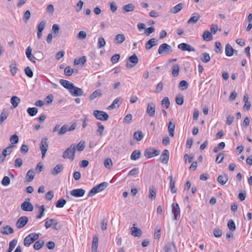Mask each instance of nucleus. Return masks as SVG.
Segmentation results:
<instances>
[{
	"instance_id": "1",
	"label": "nucleus",
	"mask_w": 252,
	"mask_h": 252,
	"mask_svg": "<svg viewBox=\"0 0 252 252\" xmlns=\"http://www.w3.org/2000/svg\"><path fill=\"white\" fill-rule=\"evenodd\" d=\"M76 152V146L74 144L71 145L63 153V157L65 159H69L73 161L75 158Z\"/></svg>"
},
{
	"instance_id": "2",
	"label": "nucleus",
	"mask_w": 252,
	"mask_h": 252,
	"mask_svg": "<svg viewBox=\"0 0 252 252\" xmlns=\"http://www.w3.org/2000/svg\"><path fill=\"white\" fill-rule=\"evenodd\" d=\"M108 185V183L104 182L93 188L88 193V196H92L95 194L103 190Z\"/></svg>"
},
{
	"instance_id": "3",
	"label": "nucleus",
	"mask_w": 252,
	"mask_h": 252,
	"mask_svg": "<svg viewBox=\"0 0 252 252\" xmlns=\"http://www.w3.org/2000/svg\"><path fill=\"white\" fill-rule=\"evenodd\" d=\"M138 62V58L135 54H133L132 56H130L126 63V67L127 68H131L134 67Z\"/></svg>"
},
{
	"instance_id": "4",
	"label": "nucleus",
	"mask_w": 252,
	"mask_h": 252,
	"mask_svg": "<svg viewBox=\"0 0 252 252\" xmlns=\"http://www.w3.org/2000/svg\"><path fill=\"white\" fill-rule=\"evenodd\" d=\"M94 116L97 120L105 121L108 120L109 118L108 115L105 112L100 110H94L93 111Z\"/></svg>"
},
{
	"instance_id": "5",
	"label": "nucleus",
	"mask_w": 252,
	"mask_h": 252,
	"mask_svg": "<svg viewBox=\"0 0 252 252\" xmlns=\"http://www.w3.org/2000/svg\"><path fill=\"white\" fill-rule=\"evenodd\" d=\"M48 149V138L43 137L40 145V149L41 151L42 158H43Z\"/></svg>"
},
{
	"instance_id": "6",
	"label": "nucleus",
	"mask_w": 252,
	"mask_h": 252,
	"mask_svg": "<svg viewBox=\"0 0 252 252\" xmlns=\"http://www.w3.org/2000/svg\"><path fill=\"white\" fill-rule=\"evenodd\" d=\"M172 47L167 43H163L160 45L158 49V53L159 54H168L172 52Z\"/></svg>"
},
{
	"instance_id": "7",
	"label": "nucleus",
	"mask_w": 252,
	"mask_h": 252,
	"mask_svg": "<svg viewBox=\"0 0 252 252\" xmlns=\"http://www.w3.org/2000/svg\"><path fill=\"white\" fill-rule=\"evenodd\" d=\"M172 213L174 215L173 219L177 220L180 217V209L179 205L177 203H173L172 204Z\"/></svg>"
},
{
	"instance_id": "8",
	"label": "nucleus",
	"mask_w": 252,
	"mask_h": 252,
	"mask_svg": "<svg viewBox=\"0 0 252 252\" xmlns=\"http://www.w3.org/2000/svg\"><path fill=\"white\" fill-rule=\"evenodd\" d=\"M69 92L73 96H79L84 95V91L83 90L75 86L74 85H72Z\"/></svg>"
},
{
	"instance_id": "9",
	"label": "nucleus",
	"mask_w": 252,
	"mask_h": 252,
	"mask_svg": "<svg viewBox=\"0 0 252 252\" xmlns=\"http://www.w3.org/2000/svg\"><path fill=\"white\" fill-rule=\"evenodd\" d=\"M160 154V151L153 148H148L145 151L144 155L148 158H151L158 156Z\"/></svg>"
},
{
	"instance_id": "10",
	"label": "nucleus",
	"mask_w": 252,
	"mask_h": 252,
	"mask_svg": "<svg viewBox=\"0 0 252 252\" xmlns=\"http://www.w3.org/2000/svg\"><path fill=\"white\" fill-rule=\"evenodd\" d=\"M28 222V218L23 216L20 218L16 222V225L17 228H21L26 225Z\"/></svg>"
},
{
	"instance_id": "11",
	"label": "nucleus",
	"mask_w": 252,
	"mask_h": 252,
	"mask_svg": "<svg viewBox=\"0 0 252 252\" xmlns=\"http://www.w3.org/2000/svg\"><path fill=\"white\" fill-rule=\"evenodd\" d=\"M178 47L179 49L184 51H188L189 52H194L195 51L194 47L190 46L189 44L185 43H182L179 44Z\"/></svg>"
},
{
	"instance_id": "12",
	"label": "nucleus",
	"mask_w": 252,
	"mask_h": 252,
	"mask_svg": "<svg viewBox=\"0 0 252 252\" xmlns=\"http://www.w3.org/2000/svg\"><path fill=\"white\" fill-rule=\"evenodd\" d=\"M169 152L168 150L165 149L162 152L160 156V159L161 162L164 164H167L169 160Z\"/></svg>"
},
{
	"instance_id": "13",
	"label": "nucleus",
	"mask_w": 252,
	"mask_h": 252,
	"mask_svg": "<svg viewBox=\"0 0 252 252\" xmlns=\"http://www.w3.org/2000/svg\"><path fill=\"white\" fill-rule=\"evenodd\" d=\"M155 105L153 103H148L147 104V108L146 113L150 117H154L155 115Z\"/></svg>"
},
{
	"instance_id": "14",
	"label": "nucleus",
	"mask_w": 252,
	"mask_h": 252,
	"mask_svg": "<svg viewBox=\"0 0 252 252\" xmlns=\"http://www.w3.org/2000/svg\"><path fill=\"white\" fill-rule=\"evenodd\" d=\"M85 192L82 189H74L70 191V194L75 197H80L84 195Z\"/></svg>"
},
{
	"instance_id": "15",
	"label": "nucleus",
	"mask_w": 252,
	"mask_h": 252,
	"mask_svg": "<svg viewBox=\"0 0 252 252\" xmlns=\"http://www.w3.org/2000/svg\"><path fill=\"white\" fill-rule=\"evenodd\" d=\"M175 249L177 250V248L173 242L168 243L164 247L165 252H174Z\"/></svg>"
},
{
	"instance_id": "16",
	"label": "nucleus",
	"mask_w": 252,
	"mask_h": 252,
	"mask_svg": "<svg viewBox=\"0 0 252 252\" xmlns=\"http://www.w3.org/2000/svg\"><path fill=\"white\" fill-rule=\"evenodd\" d=\"M21 209L24 211H32L33 209V206L29 202L24 201L21 205Z\"/></svg>"
},
{
	"instance_id": "17",
	"label": "nucleus",
	"mask_w": 252,
	"mask_h": 252,
	"mask_svg": "<svg viewBox=\"0 0 252 252\" xmlns=\"http://www.w3.org/2000/svg\"><path fill=\"white\" fill-rule=\"evenodd\" d=\"M123 99L121 97L116 98L112 102V103L108 107L109 110H111L118 108L120 105L122 103Z\"/></svg>"
},
{
	"instance_id": "18",
	"label": "nucleus",
	"mask_w": 252,
	"mask_h": 252,
	"mask_svg": "<svg viewBox=\"0 0 252 252\" xmlns=\"http://www.w3.org/2000/svg\"><path fill=\"white\" fill-rule=\"evenodd\" d=\"M32 49L30 46H28L26 50V55L27 58L32 63H35L36 58L32 54Z\"/></svg>"
},
{
	"instance_id": "19",
	"label": "nucleus",
	"mask_w": 252,
	"mask_h": 252,
	"mask_svg": "<svg viewBox=\"0 0 252 252\" xmlns=\"http://www.w3.org/2000/svg\"><path fill=\"white\" fill-rule=\"evenodd\" d=\"M236 52L237 51L236 50H235L232 48V47L231 46V45H230L228 43H227L226 45L225 48V54L227 56L231 57L233 55V54L235 52Z\"/></svg>"
},
{
	"instance_id": "20",
	"label": "nucleus",
	"mask_w": 252,
	"mask_h": 252,
	"mask_svg": "<svg viewBox=\"0 0 252 252\" xmlns=\"http://www.w3.org/2000/svg\"><path fill=\"white\" fill-rule=\"evenodd\" d=\"M184 3H179L172 7L170 10V12L172 14H176L180 11L184 7Z\"/></svg>"
},
{
	"instance_id": "21",
	"label": "nucleus",
	"mask_w": 252,
	"mask_h": 252,
	"mask_svg": "<svg viewBox=\"0 0 252 252\" xmlns=\"http://www.w3.org/2000/svg\"><path fill=\"white\" fill-rule=\"evenodd\" d=\"M158 40L155 38H151L148 40L145 45V48L147 50L151 49L153 46L157 44Z\"/></svg>"
},
{
	"instance_id": "22",
	"label": "nucleus",
	"mask_w": 252,
	"mask_h": 252,
	"mask_svg": "<svg viewBox=\"0 0 252 252\" xmlns=\"http://www.w3.org/2000/svg\"><path fill=\"white\" fill-rule=\"evenodd\" d=\"M201 16L197 13H194L192 14V17L189 19L187 23L188 24H194L196 23L199 19L200 18Z\"/></svg>"
},
{
	"instance_id": "23",
	"label": "nucleus",
	"mask_w": 252,
	"mask_h": 252,
	"mask_svg": "<svg viewBox=\"0 0 252 252\" xmlns=\"http://www.w3.org/2000/svg\"><path fill=\"white\" fill-rule=\"evenodd\" d=\"M0 232L4 235H8L13 233L14 230L11 226L6 225L1 228Z\"/></svg>"
},
{
	"instance_id": "24",
	"label": "nucleus",
	"mask_w": 252,
	"mask_h": 252,
	"mask_svg": "<svg viewBox=\"0 0 252 252\" xmlns=\"http://www.w3.org/2000/svg\"><path fill=\"white\" fill-rule=\"evenodd\" d=\"M130 232L131 235L135 237H140L142 234L141 230L138 227L134 226L130 228Z\"/></svg>"
},
{
	"instance_id": "25",
	"label": "nucleus",
	"mask_w": 252,
	"mask_h": 252,
	"mask_svg": "<svg viewBox=\"0 0 252 252\" xmlns=\"http://www.w3.org/2000/svg\"><path fill=\"white\" fill-rule=\"evenodd\" d=\"M63 165L58 164L51 171V174L53 175H56L61 172L63 170Z\"/></svg>"
},
{
	"instance_id": "26",
	"label": "nucleus",
	"mask_w": 252,
	"mask_h": 252,
	"mask_svg": "<svg viewBox=\"0 0 252 252\" xmlns=\"http://www.w3.org/2000/svg\"><path fill=\"white\" fill-rule=\"evenodd\" d=\"M102 94V91L100 89H97L90 94L89 99L90 100H93L97 97L101 96Z\"/></svg>"
},
{
	"instance_id": "27",
	"label": "nucleus",
	"mask_w": 252,
	"mask_h": 252,
	"mask_svg": "<svg viewBox=\"0 0 252 252\" xmlns=\"http://www.w3.org/2000/svg\"><path fill=\"white\" fill-rule=\"evenodd\" d=\"M175 128V125L174 123L172 122V121H170L169 122L168 125V130L169 132V136L171 137H173L174 135V130Z\"/></svg>"
},
{
	"instance_id": "28",
	"label": "nucleus",
	"mask_w": 252,
	"mask_h": 252,
	"mask_svg": "<svg viewBox=\"0 0 252 252\" xmlns=\"http://www.w3.org/2000/svg\"><path fill=\"white\" fill-rule=\"evenodd\" d=\"M60 83L63 87L67 89L69 91L73 85V83L64 79H61L60 80Z\"/></svg>"
},
{
	"instance_id": "29",
	"label": "nucleus",
	"mask_w": 252,
	"mask_h": 252,
	"mask_svg": "<svg viewBox=\"0 0 252 252\" xmlns=\"http://www.w3.org/2000/svg\"><path fill=\"white\" fill-rule=\"evenodd\" d=\"M243 101L245 102L244 105L243 106L244 109L247 111L250 109L251 104L249 101V95L248 94H245L244 96Z\"/></svg>"
},
{
	"instance_id": "30",
	"label": "nucleus",
	"mask_w": 252,
	"mask_h": 252,
	"mask_svg": "<svg viewBox=\"0 0 252 252\" xmlns=\"http://www.w3.org/2000/svg\"><path fill=\"white\" fill-rule=\"evenodd\" d=\"M126 37L124 34H118L116 35L114 38L115 43L120 44L125 40Z\"/></svg>"
},
{
	"instance_id": "31",
	"label": "nucleus",
	"mask_w": 252,
	"mask_h": 252,
	"mask_svg": "<svg viewBox=\"0 0 252 252\" xmlns=\"http://www.w3.org/2000/svg\"><path fill=\"white\" fill-rule=\"evenodd\" d=\"M20 101V98L17 96H13L10 99V102L14 108L18 106Z\"/></svg>"
},
{
	"instance_id": "32",
	"label": "nucleus",
	"mask_w": 252,
	"mask_h": 252,
	"mask_svg": "<svg viewBox=\"0 0 252 252\" xmlns=\"http://www.w3.org/2000/svg\"><path fill=\"white\" fill-rule=\"evenodd\" d=\"M217 181L220 185H224L228 181V177L225 174L220 175Z\"/></svg>"
},
{
	"instance_id": "33",
	"label": "nucleus",
	"mask_w": 252,
	"mask_h": 252,
	"mask_svg": "<svg viewBox=\"0 0 252 252\" xmlns=\"http://www.w3.org/2000/svg\"><path fill=\"white\" fill-rule=\"evenodd\" d=\"M141 153L139 150H134L130 156V158L132 160H136L140 157Z\"/></svg>"
},
{
	"instance_id": "34",
	"label": "nucleus",
	"mask_w": 252,
	"mask_h": 252,
	"mask_svg": "<svg viewBox=\"0 0 252 252\" xmlns=\"http://www.w3.org/2000/svg\"><path fill=\"white\" fill-rule=\"evenodd\" d=\"M203 38L205 41H210L213 38V36L211 32L208 31H205L204 32L203 34Z\"/></svg>"
},
{
	"instance_id": "35",
	"label": "nucleus",
	"mask_w": 252,
	"mask_h": 252,
	"mask_svg": "<svg viewBox=\"0 0 252 252\" xmlns=\"http://www.w3.org/2000/svg\"><path fill=\"white\" fill-rule=\"evenodd\" d=\"M87 58L86 56H83L79 59H75L74 61V64L75 65L81 64L84 65L86 62Z\"/></svg>"
},
{
	"instance_id": "36",
	"label": "nucleus",
	"mask_w": 252,
	"mask_h": 252,
	"mask_svg": "<svg viewBox=\"0 0 252 252\" xmlns=\"http://www.w3.org/2000/svg\"><path fill=\"white\" fill-rule=\"evenodd\" d=\"M8 115V113L7 111L4 109L2 110L0 116V124L1 125L2 123L7 119Z\"/></svg>"
},
{
	"instance_id": "37",
	"label": "nucleus",
	"mask_w": 252,
	"mask_h": 252,
	"mask_svg": "<svg viewBox=\"0 0 252 252\" xmlns=\"http://www.w3.org/2000/svg\"><path fill=\"white\" fill-rule=\"evenodd\" d=\"M135 6L132 3H129L123 6V10L125 12H129L134 10Z\"/></svg>"
},
{
	"instance_id": "38",
	"label": "nucleus",
	"mask_w": 252,
	"mask_h": 252,
	"mask_svg": "<svg viewBox=\"0 0 252 252\" xmlns=\"http://www.w3.org/2000/svg\"><path fill=\"white\" fill-rule=\"evenodd\" d=\"M168 179H170V188L171 189V191L173 193H176L177 190L175 189V182L173 180L172 176H169Z\"/></svg>"
},
{
	"instance_id": "39",
	"label": "nucleus",
	"mask_w": 252,
	"mask_h": 252,
	"mask_svg": "<svg viewBox=\"0 0 252 252\" xmlns=\"http://www.w3.org/2000/svg\"><path fill=\"white\" fill-rule=\"evenodd\" d=\"M17 70L18 68L16 63L12 62L10 65V71L11 75L14 76L16 74Z\"/></svg>"
},
{
	"instance_id": "40",
	"label": "nucleus",
	"mask_w": 252,
	"mask_h": 252,
	"mask_svg": "<svg viewBox=\"0 0 252 252\" xmlns=\"http://www.w3.org/2000/svg\"><path fill=\"white\" fill-rule=\"evenodd\" d=\"M157 191L154 187L149 188V198L151 199H155L156 196Z\"/></svg>"
},
{
	"instance_id": "41",
	"label": "nucleus",
	"mask_w": 252,
	"mask_h": 252,
	"mask_svg": "<svg viewBox=\"0 0 252 252\" xmlns=\"http://www.w3.org/2000/svg\"><path fill=\"white\" fill-rule=\"evenodd\" d=\"M97 126H98V129L96 130L97 135L101 136L104 130V126L100 122L97 123Z\"/></svg>"
},
{
	"instance_id": "42",
	"label": "nucleus",
	"mask_w": 252,
	"mask_h": 252,
	"mask_svg": "<svg viewBox=\"0 0 252 252\" xmlns=\"http://www.w3.org/2000/svg\"><path fill=\"white\" fill-rule=\"evenodd\" d=\"M200 60L202 62L204 63L209 62L210 60V57L209 54L207 53H203L200 57Z\"/></svg>"
},
{
	"instance_id": "43",
	"label": "nucleus",
	"mask_w": 252,
	"mask_h": 252,
	"mask_svg": "<svg viewBox=\"0 0 252 252\" xmlns=\"http://www.w3.org/2000/svg\"><path fill=\"white\" fill-rule=\"evenodd\" d=\"M34 176V173L32 169L29 170L26 174V178L28 182H31L33 180Z\"/></svg>"
},
{
	"instance_id": "44",
	"label": "nucleus",
	"mask_w": 252,
	"mask_h": 252,
	"mask_svg": "<svg viewBox=\"0 0 252 252\" xmlns=\"http://www.w3.org/2000/svg\"><path fill=\"white\" fill-rule=\"evenodd\" d=\"M180 70L179 65L178 64H175L172 67V74L174 77H177L179 75Z\"/></svg>"
},
{
	"instance_id": "45",
	"label": "nucleus",
	"mask_w": 252,
	"mask_h": 252,
	"mask_svg": "<svg viewBox=\"0 0 252 252\" xmlns=\"http://www.w3.org/2000/svg\"><path fill=\"white\" fill-rule=\"evenodd\" d=\"M143 137V134L141 131H137L133 134V138L138 141L141 140Z\"/></svg>"
},
{
	"instance_id": "46",
	"label": "nucleus",
	"mask_w": 252,
	"mask_h": 252,
	"mask_svg": "<svg viewBox=\"0 0 252 252\" xmlns=\"http://www.w3.org/2000/svg\"><path fill=\"white\" fill-rule=\"evenodd\" d=\"M44 244V242L43 240H39L35 243L33 248L35 250H38L42 247Z\"/></svg>"
},
{
	"instance_id": "47",
	"label": "nucleus",
	"mask_w": 252,
	"mask_h": 252,
	"mask_svg": "<svg viewBox=\"0 0 252 252\" xmlns=\"http://www.w3.org/2000/svg\"><path fill=\"white\" fill-rule=\"evenodd\" d=\"M38 112V109L36 107H29L27 109V112L31 116H35Z\"/></svg>"
},
{
	"instance_id": "48",
	"label": "nucleus",
	"mask_w": 252,
	"mask_h": 252,
	"mask_svg": "<svg viewBox=\"0 0 252 252\" xmlns=\"http://www.w3.org/2000/svg\"><path fill=\"white\" fill-rule=\"evenodd\" d=\"M106 44L105 41L103 37H99L98 38L97 48H102L105 46Z\"/></svg>"
},
{
	"instance_id": "49",
	"label": "nucleus",
	"mask_w": 252,
	"mask_h": 252,
	"mask_svg": "<svg viewBox=\"0 0 252 252\" xmlns=\"http://www.w3.org/2000/svg\"><path fill=\"white\" fill-rule=\"evenodd\" d=\"M66 201L64 199H59L56 203V206L57 208H63L66 204Z\"/></svg>"
},
{
	"instance_id": "50",
	"label": "nucleus",
	"mask_w": 252,
	"mask_h": 252,
	"mask_svg": "<svg viewBox=\"0 0 252 252\" xmlns=\"http://www.w3.org/2000/svg\"><path fill=\"white\" fill-rule=\"evenodd\" d=\"M67 131H68V126L67 125H64L58 131V134L60 136L63 135Z\"/></svg>"
},
{
	"instance_id": "51",
	"label": "nucleus",
	"mask_w": 252,
	"mask_h": 252,
	"mask_svg": "<svg viewBox=\"0 0 252 252\" xmlns=\"http://www.w3.org/2000/svg\"><path fill=\"white\" fill-rule=\"evenodd\" d=\"M50 221L53 223V228L55 230H58L61 228V224L59 221L54 219H50Z\"/></svg>"
},
{
	"instance_id": "52",
	"label": "nucleus",
	"mask_w": 252,
	"mask_h": 252,
	"mask_svg": "<svg viewBox=\"0 0 252 252\" xmlns=\"http://www.w3.org/2000/svg\"><path fill=\"white\" fill-rule=\"evenodd\" d=\"M14 147H15L14 145H9L8 147H6L5 149H4L3 150L2 154H3V155H4L5 156H7V155L10 154L12 152L11 149L14 148Z\"/></svg>"
},
{
	"instance_id": "53",
	"label": "nucleus",
	"mask_w": 252,
	"mask_h": 252,
	"mask_svg": "<svg viewBox=\"0 0 252 252\" xmlns=\"http://www.w3.org/2000/svg\"><path fill=\"white\" fill-rule=\"evenodd\" d=\"M17 243V241L15 239H13L10 242L9 244V248L7 252H11L14 248L15 247Z\"/></svg>"
},
{
	"instance_id": "54",
	"label": "nucleus",
	"mask_w": 252,
	"mask_h": 252,
	"mask_svg": "<svg viewBox=\"0 0 252 252\" xmlns=\"http://www.w3.org/2000/svg\"><path fill=\"white\" fill-rule=\"evenodd\" d=\"M189 84L188 82L185 80L181 81L179 84V87L182 90H185L188 89Z\"/></svg>"
},
{
	"instance_id": "55",
	"label": "nucleus",
	"mask_w": 252,
	"mask_h": 252,
	"mask_svg": "<svg viewBox=\"0 0 252 252\" xmlns=\"http://www.w3.org/2000/svg\"><path fill=\"white\" fill-rule=\"evenodd\" d=\"M161 105L164 106L166 109L168 108L170 105V101L168 97H164L161 100Z\"/></svg>"
},
{
	"instance_id": "56",
	"label": "nucleus",
	"mask_w": 252,
	"mask_h": 252,
	"mask_svg": "<svg viewBox=\"0 0 252 252\" xmlns=\"http://www.w3.org/2000/svg\"><path fill=\"white\" fill-rule=\"evenodd\" d=\"M33 242V240L28 235L24 239V244L25 246L29 247Z\"/></svg>"
},
{
	"instance_id": "57",
	"label": "nucleus",
	"mask_w": 252,
	"mask_h": 252,
	"mask_svg": "<svg viewBox=\"0 0 252 252\" xmlns=\"http://www.w3.org/2000/svg\"><path fill=\"white\" fill-rule=\"evenodd\" d=\"M87 37L86 32L83 31H81L77 35V38L79 40H83Z\"/></svg>"
},
{
	"instance_id": "58",
	"label": "nucleus",
	"mask_w": 252,
	"mask_h": 252,
	"mask_svg": "<svg viewBox=\"0 0 252 252\" xmlns=\"http://www.w3.org/2000/svg\"><path fill=\"white\" fill-rule=\"evenodd\" d=\"M225 147V143L223 142L220 143L217 146L215 147L213 149L214 153H217L220 150L223 149Z\"/></svg>"
},
{
	"instance_id": "59",
	"label": "nucleus",
	"mask_w": 252,
	"mask_h": 252,
	"mask_svg": "<svg viewBox=\"0 0 252 252\" xmlns=\"http://www.w3.org/2000/svg\"><path fill=\"white\" fill-rule=\"evenodd\" d=\"M10 141L11 142V145L15 146V145L19 141V138L18 136L16 134L12 135L10 138Z\"/></svg>"
},
{
	"instance_id": "60",
	"label": "nucleus",
	"mask_w": 252,
	"mask_h": 252,
	"mask_svg": "<svg viewBox=\"0 0 252 252\" xmlns=\"http://www.w3.org/2000/svg\"><path fill=\"white\" fill-rule=\"evenodd\" d=\"M227 226L231 231H234L236 229L235 224L232 220H228Z\"/></svg>"
},
{
	"instance_id": "61",
	"label": "nucleus",
	"mask_w": 252,
	"mask_h": 252,
	"mask_svg": "<svg viewBox=\"0 0 252 252\" xmlns=\"http://www.w3.org/2000/svg\"><path fill=\"white\" fill-rule=\"evenodd\" d=\"M74 72V70L72 69L70 66H66L64 70V74L66 76H71Z\"/></svg>"
},
{
	"instance_id": "62",
	"label": "nucleus",
	"mask_w": 252,
	"mask_h": 252,
	"mask_svg": "<svg viewBox=\"0 0 252 252\" xmlns=\"http://www.w3.org/2000/svg\"><path fill=\"white\" fill-rule=\"evenodd\" d=\"M98 239L97 237H94L93 238L92 249L93 250L96 251L98 247Z\"/></svg>"
},
{
	"instance_id": "63",
	"label": "nucleus",
	"mask_w": 252,
	"mask_h": 252,
	"mask_svg": "<svg viewBox=\"0 0 252 252\" xmlns=\"http://www.w3.org/2000/svg\"><path fill=\"white\" fill-rule=\"evenodd\" d=\"M160 227L158 225L156 226L155 231V238L156 239H159L160 237Z\"/></svg>"
},
{
	"instance_id": "64",
	"label": "nucleus",
	"mask_w": 252,
	"mask_h": 252,
	"mask_svg": "<svg viewBox=\"0 0 252 252\" xmlns=\"http://www.w3.org/2000/svg\"><path fill=\"white\" fill-rule=\"evenodd\" d=\"M104 166L108 169L111 168L112 166V161L110 158H108L104 160Z\"/></svg>"
}]
</instances>
